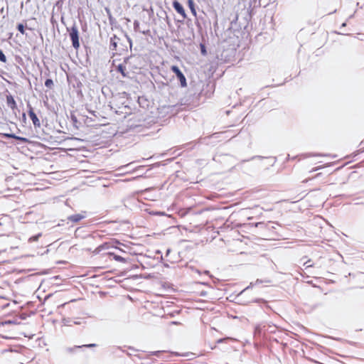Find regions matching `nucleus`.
I'll use <instances>...</instances> for the list:
<instances>
[{
    "label": "nucleus",
    "mask_w": 364,
    "mask_h": 364,
    "mask_svg": "<svg viewBox=\"0 0 364 364\" xmlns=\"http://www.w3.org/2000/svg\"><path fill=\"white\" fill-rule=\"evenodd\" d=\"M4 135L8 138H14V139H19L21 140H25V139L16 137L14 134H5Z\"/></svg>",
    "instance_id": "obj_18"
},
{
    "label": "nucleus",
    "mask_w": 364,
    "mask_h": 364,
    "mask_svg": "<svg viewBox=\"0 0 364 364\" xmlns=\"http://www.w3.org/2000/svg\"><path fill=\"white\" fill-rule=\"evenodd\" d=\"M69 36L70 40L72 41L73 46L75 49H78L80 48V42H79V32L77 26H73L69 30Z\"/></svg>",
    "instance_id": "obj_1"
},
{
    "label": "nucleus",
    "mask_w": 364,
    "mask_h": 364,
    "mask_svg": "<svg viewBox=\"0 0 364 364\" xmlns=\"http://www.w3.org/2000/svg\"><path fill=\"white\" fill-rule=\"evenodd\" d=\"M188 6L192 14L194 16H196L197 13H196V10L195 9V4L193 2V0H188Z\"/></svg>",
    "instance_id": "obj_8"
},
{
    "label": "nucleus",
    "mask_w": 364,
    "mask_h": 364,
    "mask_svg": "<svg viewBox=\"0 0 364 364\" xmlns=\"http://www.w3.org/2000/svg\"><path fill=\"white\" fill-rule=\"evenodd\" d=\"M87 213L85 211H82L80 213L74 214L68 217V220L74 223H77L81 220L86 218Z\"/></svg>",
    "instance_id": "obj_5"
},
{
    "label": "nucleus",
    "mask_w": 364,
    "mask_h": 364,
    "mask_svg": "<svg viewBox=\"0 0 364 364\" xmlns=\"http://www.w3.org/2000/svg\"><path fill=\"white\" fill-rule=\"evenodd\" d=\"M264 225V224L263 223H257L255 224V226H256V227H259V226H262V225Z\"/></svg>",
    "instance_id": "obj_21"
},
{
    "label": "nucleus",
    "mask_w": 364,
    "mask_h": 364,
    "mask_svg": "<svg viewBox=\"0 0 364 364\" xmlns=\"http://www.w3.org/2000/svg\"><path fill=\"white\" fill-rule=\"evenodd\" d=\"M17 29L18 30V31L24 35L25 34V29H24V26L22 24V23H19L18 24L17 26Z\"/></svg>",
    "instance_id": "obj_15"
},
{
    "label": "nucleus",
    "mask_w": 364,
    "mask_h": 364,
    "mask_svg": "<svg viewBox=\"0 0 364 364\" xmlns=\"http://www.w3.org/2000/svg\"><path fill=\"white\" fill-rule=\"evenodd\" d=\"M46 87L48 88H52L53 86V82L51 79H47L45 82Z\"/></svg>",
    "instance_id": "obj_14"
},
{
    "label": "nucleus",
    "mask_w": 364,
    "mask_h": 364,
    "mask_svg": "<svg viewBox=\"0 0 364 364\" xmlns=\"http://www.w3.org/2000/svg\"><path fill=\"white\" fill-rule=\"evenodd\" d=\"M302 156L304 157V158H307V157H318V156H323L322 155H319V154H309L304 155Z\"/></svg>",
    "instance_id": "obj_19"
},
{
    "label": "nucleus",
    "mask_w": 364,
    "mask_h": 364,
    "mask_svg": "<svg viewBox=\"0 0 364 364\" xmlns=\"http://www.w3.org/2000/svg\"><path fill=\"white\" fill-rule=\"evenodd\" d=\"M6 249L5 248L4 250H0V252H6Z\"/></svg>",
    "instance_id": "obj_24"
},
{
    "label": "nucleus",
    "mask_w": 364,
    "mask_h": 364,
    "mask_svg": "<svg viewBox=\"0 0 364 364\" xmlns=\"http://www.w3.org/2000/svg\"><path fill=\"white\" fill-rule=\"evenodd\" d=\"M41 236V233H38L36 235L32 236L28 239L29 242H36L38 240V238Z\"/></svg>",
    "instance_id": "obj_13"
},
{
    "label": "nucleus",
    "mask_w": 364,
    "mask_h": 364,
    "mask_svg": "<svg viewBox=\"0 0 364 364\" xmlns=\"http://www.w3.org/2000/svg\"><path fill=\"white\" fill-rule=\"evenodd\" d=\"M117 70L119 73H120L123 77H126V76H127V73H126V66H125V65L119 64V65L117 67Z\"/></svg>",
    "instance_id": "obj_9"
},
{
    "label": "nucleus",
    "mask_w": 364,
    "mask_h": 364,
    "mask_svg": "<svg viewBox=\"0 0 364 364\" xmlns=\"http://www.w3.org/2000/svg\"><path fill=\"white\" fill-rule=\"evenodd\" d=\"M172 323H173V324H176V323H177V322H176V321H173V322H172Z\"/></svg>",
    "instance_id": "obj_27"
},
{
    "label": "nucleus",
    "mask_w": 364,
    "mask_h": 364,
    "mask_svg": "<svg viewBox=\"0 0 364 364\" xmlns=\"http://www.w3.org/2000/svg\"><path fill=\"white\" fill-rule=\"evenodd\" d=\"M7 105L11 109H16V102L12 95H9L6 96Z\"/></svg>",
    "instance_id": "obj_7"
},
{
    "label": "nucleus",
    "mask_w": 364,
    "mask_h": 364,
    "mask_svg": "<svg viewBox=\"0 0 364 364\" xmlns=\"http://www.w3.org/2000/svg\"><path fill=\"white\" fill-rule=\"evenodd\" d=\"M109 255L111 256H113V258L116 260V261H118V262H126V259L119 256V255H114V253H109Z\"/></svg>",
    "instance_id": "obj_12"
},
{
    "label": "nucleus",
    "mask_w": 364,
    "mask_h": 364,
    "mask_svg": "<svg viewBox=\"0 0 364 364\" xmlns=\"http://www.w3.org/2000/svg\"><path fill=\"white\" fill-rule=\"evenodd\" d=\"M0 61L2 63L6 62V57L4 54L3 51L0 49Z\"/></svg>",
    "instance_id": "obj_16"
},
{
    "label": "nucleus",
    "mask_w": 364,
    "mask_h": 364,
    "mask_svg": "<svg viewBox=\"0 0 364 364\" xmlns=\"http://www.w3.org/2000/svg\"><path fill=\"white\" fill-rule=\"evenodd\" d=\"M6 244L7 245H11V248H13V246L11 245V242H9V240L6 242Z\"/></svg>",
    "instance_id": "obj_23"
},
{
    "label": "nucleus",
    "mask_w": 364,
    "mask_h": 364,
    "mask_svg": "<svg viewBox=\"0 0 364 364\" xmlns=\"http://www.w3.org/2000/svg\"><path fill=\"white\" fill-rule=\"evenodd\" d=\"M200 50H201V53L203 55H206L207 52H206L205 46L203 44H200Z\"/></svg>",
    "instance_id": "obj_17"
},
{
    "label": "nucleus",
    "mask_w": 364,
    "mask_h": 364,
    "mask_svg": "<svg viewBox=\"0 0 364 364\" xmlns=\"http://www.w3.org/2000/svg\"><path fill=\"white\" fill-rule=\"evenodd\" d=\"M109 247V245L107 243H104L100 246H98L95 250V253H99L102 250H105V249H107Z\"/></svg>",
    "instance_id": "obj_11"
},
{
    "label": "nucleus",
    "mask_w": 364,
    "mask_h": 364,
    "mask_svg": "<svg viewBox=\"0 0 364 364\" xmlns=\"http://www.w3.org/2000/svg\"><path fill=\"white\" fill-rule=\"evenodd\" d=\"M95 346H96V344H95V343L88 344V345H82V346H74L73 348H68V350L70 352H72L73 349H77V348H83V347L91 348V347H95Z\"/></svg>",
    "instance_id": "obj_10"
},
{
    "label": "nucleus",
    "mask_w": 364,
    "mask_h": 364,
    "mask_svg": "<svg viewBox=\"0 0 364 364\" xmlns=\"http://www.w3.org/2000/svg\"><path fill=\"white\" fill-rule=\"evenodd\" d=\"M228 338H220V339H218V340L216 341V343H223V341H226V340H228Z\"/></svg>",
    "instance_id": "obj_20"
},
{
    "label": "nucleus",
    "mask_w": 364,
    "mask_h": 364,
    "mask_svg": "<svg viewBox=\"0 0 364 364\" xmlns=\"http://www.w3.org/2000/svg\"><path fill=\"white\" fill-rule=\"evenodd\" d=\"M28 114L35 127H40L41 122L31 106H28Z\"/></svg>",
    "instance_id": "obj_4"
},
{
    "label": "nucleus",
    "mask_w": 364,
    "mask_h": 364,
    "mask_svg": "<svg viewBox=\"0 0 364 364\" xmlns=\"http://www.w3.org/2000/svg\"><path fill=\"white\" fill-rule=\"evenodd\" d=\"M312 265L311 264H308L306 265V267H311Z\"/></svg>",
    "instance_id": "obj_26"
},
{
    "label": "nucleus",
    "mask_w": 364,
    "mask_h": 364,
    "mask_svg": "<svg viewBox=\"0 0 364 364\" xmlns=\"http://www.w3.org/2000/svg\"><path fill=\"white\" fill-rule=\"evenodd\" d=\"M171 70L176 74L177 77L178 78L181 86L185 87L187 86V82L186 77L183 74V73L179 70V68L176 65H172L171 67Z\"/></svg>",
    "instance_id": "obj_2"
},
{
    "label": "nucleus",
    "mask_w": 364,
    "mask_h": 364,
    "mask_svg": "<svg viewBox=\"0 0 364 364\" xmlns=\"http://www.w3.org/2000/svg\"><path fill=\"white\" fill-rule=\"evenodd\" d=\"M216 348V346H212L211 349L213 350Z\"/></svg>",
    "instance_id": "obj_25"
},
{
    "label": "nucleus",
    "mask_w": 364,
    "mask_h": 364,
    "mask_svg": "<svg viewBox=\"0 0 364 364\" xmlns=\"http://www.w3.org/2000/svg\"><path fill=\"white\" fill-rule=\"evenodd\" d=\"M161 351H154L152 353L153 355H158L159 353H161Z\"/></svg>",
    "instance_id": "obj_22"
},
{
    "label": "nucleus",
    "mask_w": 364,
    "mask_h": 364,
    "mask_svg": "<svg viewBox=\"0 0 364 364\" xmlns=\"http://www.w3.org/2000/svg\"><path fill=\"white\" fill-rule=\"evenodd\" d=\"M173 6L175 9V10L181 14L183 18L186 17L185 10L182 5L177 1H174L173 2Z\"/></svg>",
    "instance_id": "obj_6"
},
{
    "label": "nucleus",
    "mask_w": 364,
    "mask_h": 364,
    "mask_svg": "<svg viewBox=\"0 0 364 364\" xmlns=\"http://www.w3.org/2000/svg\"><path fill=\"white\" fill-rule=\"evenodd\" d=\"M141 166H136L134 165V162H132L119 168V171H122L121 173L123 174L129 173L135 171H139V169H141Z\"/></svg>",
    "instance_id": "obj_3"
}]
</instances>
